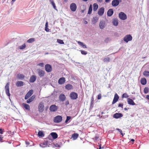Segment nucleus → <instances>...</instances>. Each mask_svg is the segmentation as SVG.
Masks as SVG:
<instances>
[{"instance_id":"obj_11","label":"nucleus","mask_w":149,"mask_h":149,"mask_svg":"<svg viewBox=\"0 0 149 149\" xmlns=\"http://www.w3.org/2000/svg\"><path fill=\"white\" fill-rule=\"evenodd\" d=\"M70 8L71 10L73 12L75 11L77 8L76 4L74 3H72L70 4Z\"/></svg>"},{"instance_id":"obj_63","label":"nucleus","mask_w":149,"mask_h":149,"mask_svg":"<svg viewBox=\"0 0 149 149\" xmlns=\"http://www.w3.org/2000/svg\"><path fill=\"white\" fill-rule=\"evenodd\" d=\"M93 100H94V98H93V96L92 98V102H93Z\"/></svg>"},{"instance_id":"obj_12","label":"nucleus","mask_w":149,"mask_h":149,"mask_svg":"<svg viewBox=\"0 0 149 149\" xmlns=\"http://www.w3.org/2000/svg\"><path fill=\"white\" fill-rule=\"evenodd\" d=\"M66 98V97L64 94H61L59 96V99L60 101L61 102L64 101Z\"/></svg>"},{"instance_id":"obj_37","label":"nucleus","mask_w":149,"mask_h":149,"mask_svg":"<svg viewBox=\"0 0 149 149\" xmlns=\"http://www.w3.org/2000/svg\"><path fill=\"white\" fill-rule=\"evenodd\" d=\"M98 18L97 17H95L93 18L92 22L94 23H95L98 20Z\"/></svg>"},{"instance_id":"obj_44","label":"nucleus","mask_w":149,"mask_h":149,"mask_svg":"<svg viewBox=\"0 0 149 149\" xmlns=\"http://www.w3.org/2000/svg\"><path fill=\"white\" fill-rule=\"evenodd\" d=\"M103 61L104 62H109L110 61V58L109 57H107L103 59Z\"/></svg>"},{"instance_id":"obj_22","label":"nucleus","mask_w":149,"mask_h":149,"mask_svg":"<svg viewBox=\"0 0 149 149\" xmlns=\"http://www.w3.org/2000/svg\"><path fill=\"white\" fill-rule=\"evenodd\" d=\"M35 98V96L33 95L31 97H30L29 99H28L27 100L26 102L27 103H29L31 102L33 100H34V99Z\"/></svg>"},{"instance_id":"obj_8","label":"nucleus","mask_w":149,"mask_h":149,"mask_svg":"<svg viewBox=\"0 0 149 149\" xmlns=\"http://www.w3.org/2000/svg\"><path fill=\"white\" fill-rule=\"evenodd\" d=\"M39 76L40 77H43L44 76L45 72L44 70L38 69L37 70Z\"/></svg>"},{"instance_id":"obj_62","label":"nucleus","mask_w":149,"mask_h":149,"mask_svg":"<svg viewBox=\"0 0 149 149\" xmlns=\"http://www.w3.org/2000/svg\"><path fill=\"white\" fill-rule=\"evenodd\" d=\"M129 109V108H124V110H125V111H126V110H127L128 109Z\"/></svg>"},{"instance_id":"obj_4","label":"nucleus","mask_w":149,"mask_h":149,"mask_svg":"<svg viewBox=\"0 0 149 149\" xmlns=\"http://www.w3.org/2000/svg\"><path fill=\"white\" fill-rule=\"evenodd\" d=\"M70 97L72 100H76L78 97V95L75 92H72L70 94Z\"/></svg>"},{"instance_id":"obj_55","label":"nucleus","mask_w":149,"mask_h":149,"mask_svg":"<svg viewBox=\"0 0 149 149\" xmlns=\"http://www.w3.org/2000/svg\"><path fill=\"white\" fill-rule=\"evenodd\" d=\"M25 143H26V145H27V146L29 145L30 144L27 141H26Z\"/></svg>"},{"instance_id":"obj_33","label":"nucleus","mask_w":149,"mask_h":149,"mask_svg":"<svg viewBox=\"0 0 149 149\" xmlns=\"http://www.w3.org/2000/svg\"><path fill=\"white\" fill-rule=\"evenodd\" d=\"M98 8V5L96 3H95L93 4V10L94 11H95Z\"/></svg>"},{"instance_id":"obj_6","label":"nucleus","mask_w":149,"mask_h":149,"mask_svg":"<svg viewBox=\"0 0 149 149\" xmlns=\"http://www.w3.org/2000/svg\"><path fill=\"white\" fill-rule=\"evenodd\" d=\"M132 37L130 34L126 35L124 38V40L126 42L132 40Z\"/></svg>"},{"instance_id":"obj_46","label":"nucleus","mask_w":149,"mask_h":149,"mask_svg":"<svg viewBox=\"0 0 149 149\" xmlns=\"http://www.w3.org/2000/svg\"><path fill=\"white\" fill-rule=\"evenodd\" d=\"M37 65L40 66L41 68H43L44 67V64L43 63H40L38 64Z\"/></svg>"},{"instance_id":"obj_42","label":"nucleus","mask_w":149,"mask_h":149,"mask_svg":"<svg viewBox=\"0 0 149 149\" xmlns=\"http://www.w3.org/2000/svg\"><path fill=\"white\" fill-rule=\"evenodd\" d=\"M149 91V89L148 87H145L144 89V92L146 94L148 93Z\"/></svg>"},{"instance_id":"obj_61","label":"nucleus","mask_w":149,"mask_h":149,"mask_svg":"<svg viewBox=\"0 0 149 149\" xmlns=\"http://www.w3.org/2000/svg\"><path fill=\"white\" fill-rule=\"evenodd\" d=\"M110 1V0H105V2H109Z\"/></svg>"},{"instance_id":"obj_50","label":"nucleus","mask_w":149,"mask_h":149,"mask_svg":"<svg viewBox=\"0 0 149 149\" xmlns=\"http://www.w3.org/2000/svg\"><path fill=\"white\" fill-rule=\"evenodd\" d=\"M123 104H118V107H122V108H123Z\"/></svg>"},{"instance_id":"obj_53","label":"nucleus","mask_w":149,"mask_h":149,"mask_svg":"<svg viewBox=\"0 0 149 149\" xmlns=\"http://www.w3.org/2000/svg\"><path fill=\"white\" fill-rule=\"evenodd\" d=\"M65 104L66 105H68L69 104V101L68 100L66 101L65 102Z\"/></svg>"},{"instance_id":"obj_1","label":"nucleus","mask_w":149,"mask_h":149,"mask_svg":"<svg viewBox=\"0 0 149 149\" xmlns=\"http://www.w3.org/2000/svg\"><path fill=\"white\" fill-rule=\"evenodd\" d=\"M44 103L42 102H40L38 106V111L40 113L42 112L44 110Z\"/></svg>"},{"instance_id":"obj_26","label":"nucleus","mask_w":149,"mask_h":149,"mask_svg":"<svg viewBox=\"0 0 149 149\" xmlns=\"http://www.w3.org/2000/svg\"><path fill=\"white\" fill-rule=\"evenodd\" d=\"M40 146L42 148L46 147L47 146V143L46 141L44 142L43 143H41L40 144Z\"/></svg>"},{"instance_id":"obj_34","label":"nucleus","mask_w":149,"mask_h":149,"mask_svg":"<svg viewBox=\"0 0 149 149\" xmlns=\"http://www.w3.org/2000/svg\"><path fill=\"white\" fill-rule=\"evenodd\" d=\"M38 135L39 136H40L41 137H43L44 136V134L42 131H39L38 133Z\"/></svg>"},{"instance_id":"obj_64","label":"nucleus","mask_w":149,"mask_h":149,"mask_svg":"<svg viewBox=\"0 0 149 149\" xmlns=\"http://www.w3.org/2000/svg\"><path fill=\"white\" fill-rule=\"evenodd\" d=\"M134 140L133 139H131V141L133 142H134Z\"/></svg>"},{"instance_id":"obj_43","label":"nucleus","mask_w":149,"mask_h":149,"mask_svg":"<svg viewBox=\"0 0 149 149\" xmlns=\"http://www.w3.org/2000/svg\"><path fill=\"white\" fill-rule=\"evenodd\" d=\"M57 42L61 44H64V42L61 39H57Z\"/></svg>"},{"instance_id":"obj_15","label":"nucleus","mask_w":149,"mask_h":149,"mask_svg":"<svg viewBox=\"0 0 149 149\" xmlns=\"http://www.w3.org/2000/svg\"><path fill=\"white\" fill-rule=\"evenodd\" d=\"M119 3V1L118 0H113L112 1L111 4L113 6H116L118 5Z\"/></svg>"},{"instance_id":"obj_32","label":"nucleus","mask_w":149,"mask_h":149,"mask_svg":"<svg viewBox=\"0 0 149 149\" xmlns=\"http://www.w3.org/2000/svg\"><path fill=\"white\" fill-rule=\"evenodd\" d=\"M79 134L77 133H74L72 135V137L74 140H76L78 137Z\"/></svg>"},{"instance_id":"obj_54","label":"nucleus","mask_w":149,"mask_h":149,"mask_svg":"<svg viewBox=\"0 0 149 149\" xmlns=\"http://www.w3.org/2000/svg\"><path fill=\"white\" fill-rule=\"evenodd\" d=\"M71 118V117L70 116H67L66 119H67L68 120H70Z\"/></svg>"},{"instance_id":"obj_56","label":"nucleus","mask_w":149,"mask_h":149,"mask_svg":"<svg viewBox=\"0 0 149 149\" xmlns=\"http://www.w3.org/2000/svg\"><path fill=\"white\" fill-rule=\"evenodd\" d=\"M45 27H48V22H46L45 24Z\"/></svg>"},{"instance_id":"obj_25","label":"nucleus","mask_w":149,"mask_h":149,"mask_svg":"<svg viewBox=\"0 0 149 149\" xmlns=\"http://www.w3.org/2000/svg\"><path fill=\"white\" fill-rule=\"evenodd\" d=\"M105 26L104 22L103 21L100 22L99 24L100 28L101 29H103Z\"/></svg>"},{"instance_id":"obj_18","label":"nucleus","mask_w":149,"mask_h":149,"mask_svg":"<svg viewBox=\"0 0 149 149\" xmlns=\"http://www.w3.org/2000/svg\"><path fill=\"white\" fill-rule=\"evenodd\" d=\"M36 77L34 75H32L29 81L31 83L34 82L36 80Z\"/></svg>"},{"instance_id":"obj_57","label":"nucleus","mask_w":149,"mask_h":149,"mask_svg":"<svg viewBox=\"0 0 149 149\" xmlns=\"http://www.w3.org/2000/svg\"><path fill=\"white\" fill-rule=\"evenodd\" d=\"M97 0L98 2H99L100 3H102L103 1L102 0Z\"/></svg>"},{"instance_id":"obj_30","label":"nucleus","mask_w":149,"mask_h":149,"mask_svg":"<svg viewBox=\"0 0 149 149\" xmlns=\"http://www.w3.org/2000/svg\"><path fill=\"white\" fill-rule=\"evenodd\" d=\"M113 24L115 26H117L118 24V19H117L115 18L113 19Z\"/></svg>"},{"instance_id":"obj_3","label":"nucleus","mask_w":149,"mask_h":149,"mask_svg":"<svg viewBox=\"0 0 149 149\" xmlns=\"http://www.w3.org/2000/svg\"><path fill=\"white\" fill-rule=\"evenodd\" d=\"M62 118L61 116H57L54 118V121L55 123H59L62 121Z\"/></svg>"},{"instance_id":"obj_52","label":"nucleus","mask_w":149,"mask_h":149,"mask_svg":"<svg viewBox=\"0 0 149 149\" xmlns=\"http://www.w3.org/2000/svg\"><path fill=\"white\" fill-rule=\"evenodd\" d=\"M3 138V137H2V136L1 135H0V142H2V139Z\"/></svg>"},{"instance_id":"obj_23","label":"nucleus","mask_w":149,"mask_h":149,"mask_svg":"<svg viewBox=\"0 0 149 149\" xmlns=\"http://www.w3.org/2000/svg\"><path fill=\"white\" fill-rule=\"evenodd\" d=\"M113 10L112 9H109L107 12V15L108 16H111L113 14Z\"/></svg>"},{"instance_id":"obj_10","label":"nucleus","mask_w":149,"mask_h":149,"mask_svg":"<svg viewBox=\"0 0 149 149\" xmlns=\"http://www.w3.org/2000/svg\"><path fill=\"white\" fill-rule=\"evenodd\" d=\"M58 109V107L55 105L53 104L51 105L49 108V110L52 112L56 111Z\"/></svg>"},{"instance_id":"obj_59","label":"nucleus","mask_w":149,"mask_h":149,"mask_svg":"<svg viewBox=\"0 0 149 149\" xmlns=\"http://www.w3.org/2000/svg\"><path fill=\"white\" fill-rule=\"evenodd\" d=\"M95 140H97V139H98V138H99V137H97V136H95Z\"/></svg>"},{"instance_id":"obj_19","label":"nucleus","mask_w":149,"mask_h":149,"mask_svg":"<svg viewBox=\"0 0 149 149\" xmlns=\"http://www.w3.org/2000/svg\"><path fill=\"white\" fill-rule=\"evenodd\" d=\"M127 102L128 104H129L132 105H135V103L130 98H128L127 99Z\"/></svg>"},{"instance_id":"obj_27","label":"nucleus","mask_w":149,"mask_h":149,"mask_svg":"<svg viewBox=\"0 0 149 149\" xmlns=\"http://www.w3.org/2000/svg\"><path fill=\"white\" fill-rule=\"evenodd\" d=\"M22 105L26 109L28 110H30V107L29 105L25 103H23Z\"/></svg>"},{"instance_id":"obj_28","label":"nucleus","mask_w":149,"mask_h":149,"mask_svg":"<svg viewBox=\"0 0 149 149\" xmlns=\"http://www.w3.org/2000/svg\"><path fill=\"white\" fill-rule=\"evenodd\" d=\"M65 88L68 90H70L73 88V86L72 85L70 84L66 85L65 86Z\"/></svg>"},{"instance_id":"obj_38","label":"nucleus","mask_w":149,"mask_h":149,"mask_svg":"<svg viewBox=\"0 0 149 149\" xmlns=\"http://www.w3.org/2000/svg\"><path fill=\"white\" fill-rule=\"evenodd\" d=\"M35 41V39L33 38L29 39L27 41V42L28 43H32Z\"/></svg>"},{"instance_id":"obj_35","label":"nucleus","mask_w":149,"mask_h":149,"mask_svg":"<svg viewBox=\"0 0 149 149\" xmlns=\"http://www.w3.org/2000/svg\"><path fill=\"white\" fill-rule=\"evenodd\" d=\"M49 1L50 2V3L52 4V5L54 8L56 10H57V9L56 7L55 6V3H54V1H53V0H50Z\"/></svg>"},{"instance_id":"obj_48","label":"nucleus","mask_w":149,"mask_h":149,"mask_svg":"<svg viewBox=\"0 0 149 149\" xmlns=\"http://www.w3.org/2000/svg\"><path fill=\"white\" fill-rule=\"evenodd\" d=\"M117 130H118L120 132L121 134L123 136V132H122V130H121L119 129H117Z\"/></svg>"},{"instance_id":"obj_21","label":"nucleus","mask_w":149,"mask_h":149,"mask_svg":"<svg viewBox=\"0 0 149 149\" xmlns=\"http://www.w3.org/2000/svg\"><path fill=\"white\" fill-rule=\"evenodd\" d=\"M24 82L22 81H18L16 83V85L17 87H21L23 86Z\"/></svg>"},{"instance_id":"obj_24","label":"nucleus","mask_w":149,"mask_h":149,"mask_svg":"<svg viewBox=\"0 0 149 149\" xmlns=\"http://www.w3.org/2000/svg\"><path fill=\"white\" fill-rule=\"evenodd\" d=\"M141 83L142 85H145L147 83V81L146 79L145 78H141Z\"/></svg>"},{"instance_id":"obj_5","label":"nucleus","mask_w":149,"mask_h":149,"mask_svg":"<svg viewBox=\"0 0 149 149\" xmlns=\"http://www.w3.org/2000/svg\"><path fill=\"white\" fill-rule=\"evenodd\" d=\"M118 16L120 18L123 20L126 19L127 18L126 15L123 12L120 13L119 14Z\"/></svg>"},{"instance_id":"obj_2","label":"nucleus","mask_w":149,"mask_h":149,"mask_svg":"<svg viewBox=\"0 0 149 149\" xmlns=\"http://www.w3.org/2000/svg\"><path fill=\"white\" fill-rule=\"evenodd\" d=\"M9 85L10 83L8 82L7 83L5 87L6 94V95L9 97H10V95L9 91Z\"/></svg>"},{"instance_id":"obj_41","label":"nucleus","mask_w":149,"mask_h":149,"mask_svg":"<svg viewBox=\"0 0 149 149\" xmlns=\"http://www.w3.org/2000/svg\"><path fill=\"white\" fill-rule=\"evenodd\" d=\"M129 95H128L126 93H124L123 94V95H122V98H127L129 97Z\"/></svg>"},{"instance_id":"obj_47","label":"nucleus","mask_w":149,"mask_h":149,"mask_svg":"<svg viewBox=\"0 0 149 149\" xmlns=\"http://www.w3.org/2000/svg\"><path fill=\"white\" fill-rule=\"evenodd\" d=\"M101 98V94H99L97 96V99L98 100L100 99Z\"/></svg>"},{"instance_id":"obj_9","label":"nucleus","mask_w":149,"mask_h":149,"mask_svg":"<svg viewBox=\"0 0 149 149\" xmlns=\"http://www.w3.org/2000/svg\"><path fill=\"white\" fill-rule=\"evenodd\" d=\"M33 91L32 90H31L29 91L27 93L24 97V99L26 100L28 99L33 94Z\"/></svg>"},{"instance_id":"obj_29","label":"nucleus","mask_w":149,"mask_h":149,"mask_svg":"<svg viewBox=\"0 0 149 149\" xmlns=\"http://www.w3.org/2000/svg\"><path fill=\"white\" fill-rule=\"evenodd\" d=\"M51 136H52L53 139H56L57 138V134L55 132H52L50 134Z\"/></svg>"},{"instance_id":"obj_13","label":"nucleus","mask_w":149,"mask_h":149,"mask_svg":"<svg viewBox=\"0 0 149 149\" xmlns=\"http://www.w3.org/2000/svg\"><path fill=\"white\" fill-rule=\"evenodd\" d=\"M119 98V96L118 94L116 93H115L112 102V104H113L115 103L118 100Z\"/></svg>"},{"instance_id":"obj_17","label":"nucleus","mask_w":149,"mask_h":149,"mask_svg":"<svg viewBox=\"0 0 149 149\" xmlns=\"http://www.w3.org/2000/svg\"><path fill=\"white\" fill-rule=\"evenodd\" d=\"M65 81V79L64 77H62L59 79L58 83L60 84H63Z\"/></svg>"},{"instance_id":"obj_40","label":"nucleus","mask_w":149,"mask_h":149,"mask_svg":"<svg viewBox=\"0 0 149 149\" xmlns=\"http://www.w3.org/2000/svg\"><path fill=\"white\" fill-rule=\"evenodd\" d=\"M26 47V45L25 44H24L22 45L19 46V49H25Z\"/></svg>"},{"instance_id":"obj_39","label":"nucleus","mask_w":149,"mask_h":149,"mask_svg":"<svg viewBox=\"0 0 149 149\" xmlns=\"http://www.w3.org/2000/svg\"><path fill=\"white\" fill-rule=\"evenodd\" d=\"M143 74L146 77L149 76V72L145 71L143 73Z\"/></svg>"},{"instance_id":"obj_31","label":"nucleus","mask_w":149,"mask_h":149,"mask_svg":"<svg viewBox=\"0 0 149 149\" xmlns=\"http://www.w3.org/2000/svg\"><path fill=\"white\" fill-rule=\"evenodd\" d=\"M78 44H79L80 46H81L83 48H87L86 45L85 44H84L83 43L80 42L78 41Z\"/></svg>"},{"instance_id":"obj_45","label":"nucleus","mask_w":149,"mask_h":149,"mask_svg":"<svg viewBox=\"0 0 149 149\" xmlns=\"http://www.w3.org/2000/svg\"><path fill=\"white\" fill-rule=\"evenodd\" d=\"M80 51L81 52V54L83 55H85L87 54V52L85 51L81 50Z\"/></svg>"},{"instance_id":"obj_20","label":"nucleus","mask_w":149,"mask_h":149,"mask_svg":"<svg viewBox=\"0 0 149 149\" xmlns=\"http://www.w3.org/2000/svg\"><path fill=\"white\" fill-rule=\"evenodd\" d=\"M16 77L17 78L19 79H22L25 78V76L22 74H17Z\"/></svg>"},{"instance_id":"obj_14","label":"nucleus","mask_w":149,"mask_h":149,"mask_svg":"<svg viewBox=\"0 0 149 149\" xmlns=\"http://www.w3.org/2000/svg\"><path fill=\"white\" fill-rule=\"evenodd\" d=\"M104 12V8L103 7H101L100 8L98 12V14L100 16L103 15Z\"/></svg>"},{"instance_id":"obj_58","label":"nucleus","mask_w":149,"mask_h":149,"mask_svg":"<svg viewBox=\"0 0 149 149\" xmlns=\"http://www.w3.org/2000/svg\"><path fill=\"white\" fill-rule=\"evenodd\" d=\"M146 98L149 100V95H146Z\"/></svg>"},{"instance_id":"obj_49","label":"nucleus","mask_w":149,"mask_h":149,"mask_svg":"<svg viewBox=\"0 0 149 149\" xmlns=\"http://www.w3.org/2000/svg\"><path fill=\"white\" fill-rule=\"evenodd\" d=\"M54 145L56 147H60V145L58 143H56V144H54Z\"/></svg>"},{"instance_id":"obj_60","label":"nucleus","mask_w":149,"mask_h":149,"mask_svg":"<svg viewBox=\"0 0 149 149\" xmlns=\"http://www.w3.org/2000/svg\"><path fill=\"white\" fill-rule=\"evenodd\" d=\"M84 24H86L88 23V22L86 21H84Z\"/></svg>"},{"instance_id":"obj_16","label":"nucleus","mask_w":149,"mask_h":149,"mask_svg":"<svg viewBox=\"0 0 149 149\" xmlns=\"http://www.w3.org/2000/svg\"><path fill=\"white\" fill-rule=\"evenodd\" d=\"M123 115L121 113H116L113 115V117L116 118H118L122 117Z\"/></svg>"},{"instance_id":"obj_36","label":"nucleus","mask_w":149,"mask_h":149,"mask_svg":"<svg viewBox=\"0 0 149 149\" xmlns=\"http://www.w3.org/2000/svg\"><path fill=\"white\" fill-rule=\"evenodd\" d=\"M92 10V5L91 4L89 7L88 11V14H91Z\"/></svg>"},{"instance_id":"obj_7","label":"nucleus","mask_w":149,"mask_h":149,"mask_svg":"<svg viewBox=\"0 0 149 149\" xmlns=\"http://www.w3.org/2000/svg\"><path fill=\"white\" fill-rule=\"evenodd\" d=\"M45 69L46 71L47 72H51L52 70V67L50 64H46L45 66Z\"/></svg>"},{"instance_id":"obj_51","label":"nucleus","mask_w":149,"mask_h":149,"mask_svg":"<svg viewBox=\"0 0 149 149\" xmlns=\"http://www.w3.org/2000/svg\"><path fill=\"white\" fill-rule=\"evenodd\" d=\"M45 31L47 32H49V29L48 28V27H45Z\"/></svg>"}]
</instances>
